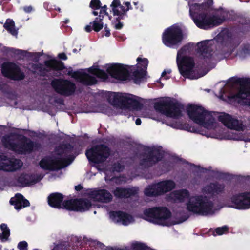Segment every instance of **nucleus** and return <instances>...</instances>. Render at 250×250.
Masks as SVG:
<instances>
[{
  "mask_svg": "<svg viewBox=\"0 0 250 250\" xmlns=\"http://www.w3.org/2000/svg\"><path fill=\"white\" fill-rule=\"evenodd\" d=\"M23 10L25 13H29L33 11V7L31 6H25L23 7Z\"/></svg>",
  "mask_w": 250,
  "mask_h": 250,
  "instance_id": "53",
  "label": "nucleus"
},
{
  "mask_svg": "<svg viewBox=\"0 0 250 250\" xmlns=\"http://www.w3.org/2000/svg\"><path fill=\"white\" fill-rule=\"evenodd\" d=\"M42 178L40 176L26 173L21 174L18 179V182L22 187H26L39 182Z\"/></svg>",
  "mask_w": 250,
  "mask_h": 250,
  "instance_id": "27",
  "label": "nucleus"
},
{
  "mask_svg": "<svg viewBox=\"0 0 250 250\" xmlns=\"http://www.w3.org/2000/svg\"><path fill=\"white\" fill-rule=\"evenodd\" d=\"M101 10L99 12V14L98 16H101V18H104V16H108V13L107 12V6L106 5H104L103 6H101L100 8Z\"/></svg>",
  "mask_w": 250,
  "mask_h": 250,
  "instance_id": "48",
  "label": "nucleus"
},
{
  "mask_svg": "<svg viewBox=\"0 0 250 250\" xmlns=\"http://www.w3.org/2000/svg\"><path fill=\"white\" fill-rule=\"evenodd\" d=\"M1 73L3 76L13 80H22L25 74L19 66L12 62L4 63L2 66Z\"/></svg>",
  "mask_w": 250,
  "mask_h": 250,
  "instance_id": "16",
  "label": "nucleus"
},
{
  "mask_svg": "<svg viewBox=\"0 0 250 250\" xmlns=\"http://www.w3.org/2000/svg\"><path fill=\"white\" fill-rule=\"evenodd\" d=\"M9 203H30L29 201L25 199L21 193H16L15 197H12Z\"/></svg>",
  "mask_w": 250,
  "mask_h": 250,
  "instance_id": "39",
  "label": "nucleus"
},
{
  "mask_svg": "<svg viewBox=\"0 0 250 250\" xmlns=\"http://www.w3.org/2000/svg\"><path fill=\"white\" fill-rule=\"evenodd\" d=\"M154 108L156 111L167 117L177 119L182 116V110L184 109V105L175 99L167 97L165 99L155 102Z\"/></svg>",
  "mask_w": 250,
  "mask_h": 250,
  "instance_id": "2",
  "label": "nucleus"
},
{
  "mask_svg": "<svg viewBox=\"0 0 250 250\" xmlns=\"http://www.w3.org/2000/svg\"><path fill=\"white\" fill-rule=\"evenodd\" d=\"M197 47V52L199 54L200 59L207 64H209L211 61L214 49L212 46L208 45V41L205 40L198 43Z\"/></svg>",
  "mask_w": 250,
  "mask_h": 250,
  "instance_id": "22",
  "label": "nucleus"
},
{
  "mask_svg": "<svg viewBox=\"0 0 250 250\" xmlns=\"http://www.w3.org/2000/svg\"><path fill=\"white\" fill-rule=\"evenodd\" d=\"M218 121L223 124L227 128L230 129L239 131H243L244 129L243 122L232 117L231 115L229 114L224 113L222 115H220L218 117Z\"/></svg>",
  "mask_w": 250,
  "mask_h": 250,
  "instance_id": "20",
  "label": "nucleus"
},
{
  "mask_svg": "<svg viewBox=\"0 0 250 250\" xmlns=\"http://www.w3.org/2000/svg\"><path fill=\"white\" fill-rule=\"evenodd\" d=\"M139 164L145 168H148L162 161L164 154L163 151L158 148L148 147L141 154Z\"/></svg>",
  "mask_w": 250,
  "mask_h": 250,
  "instance_id": "11",
  "label": "nucleus"
},
{
  "mask_svg": "<svg viewBox=\"0 0 250 250\" xmlns=\"http://www.w3.org/2000/svg\"><path fill=\"white\" fill-rule=\"evenodd\" d=\"M137 61L138 63L142 66V68L146 71L149 62L148 59L147 58H141L140 57H138Z\"/></svg>",
  "mask_w": 250,
  "mask_h": 250,
  "instance_id": "42",
  "label": "nucleus"
},
{
  "mask_svg": "<svg viewBox=\"0 0 250 250\" xmlns=\"http://www.w3.org/2000/svg\"><path fill=\"white\" fill-rule=\"evenodd\" d=\"M139 188L138 187L131 188L118 187L113 191V194L118 198H128L138 196Z\"/></svg>",
  "mask_w": 250,
  "mask_h": 250,
  "instance_id": "24",
  "label": "nucleus"
},
{
  "mask_svg": "<svg viewBox=\"0 0 250 250\" xmlns=\"http://www.w3.org/2000/svg\"><path fill=\"white\" fill-rule=\"evenodd\" d=\"M55 208L65 209L70 211H84L87 210L91 204H49Z\"/></svg>",
  "mask_w": 250,
  "mask_h": 250,
  "instance_id": "25",
  "label": "nucleus"
},
{
  "mask_svg": "<svg viewBox=\"0 0 250 250\" xmlns=\"http://www.w3.org/2000/svg\"><path fill=\"white\" fill-rule=\"evenodd\" d=\"M228 207L238 209H245L250 208V204H230Z\"/></svg>",
  "mask_w": 250,
  "mask_h": 250,
  "instance_id": "44",
  "label": "nucleus"
},
{
  "mask_svg": "<svg viewBox=\"0 0 250 250\" xmlns=\"http://www.w3.org/2000/svg\"><path fill=\"white\" fill-rule=\"evenodd\" d=\"M75 197L71 195L65 196L59 192H54L48 196L47 203H91Z\"/></svg>",
  "mask_w": 250,
  "mask_h": 250,
  "instance_id": "17",
  "label": "nucleus"
},
{
  "mask_svg": "<svg viewBox=\"0 0 250 250\" xmlns=\"http://www.w3.org/2000/svg\"><path fill=\"white\" fill-rule=\"evenodd\" d=\"M163 43L170 48H178L183 39V33L178 26L172 25L166 28L162 34Z\"/></svg>",
  "mask_w": 250,
  "mask_h": 250,
  "instance_id": "7",
  "label": "nucleus"
},
{
  "mask_svg": "<svg viewBox=\"0 0 250 250\" xmlns=\"http://www.w3.org/2000/svg\"><path fill=\"white\" fill-rule=\"evenodd\" d=\"M190 13L195 25L199 28L208 30L221 24L225 21L224 18L218 16H210L208 12L198 13L197 11Z\"/></svg>",
  "mask_w": 250,
  "mask_h": 250,
  "instance_id": "6",
  "label": "nucleus"
},
{
  "mask_svg": "<svg viewBox=\"0 0 250 250\" xmlns=\"http://www.w3.org/2000/svg\"><path fill=\"white\" fill-rule=\"evenodd\" d=\"M83 188V187L81 184H79L75 187V189L76 191H80Z\"/></svg>",
  "mask_w": 250,
  "mask_h": 250,
  "instance_id": "61",
  "label": "nucleus"
},
{
  "mask_svg": "<svg viewBox=\"0 0 250 250\" xmlns=\"http://www.w3.org/2000/svg\"><path fill=\"white\" fill-rule=\"evenodd\" d=\"M176 187L172 180H165L149 185L144 189V194L147 197H156L171 191Z\"/></svg>",
  "mask_w": 250,
  "mask_h": 250,
  "instance_id": "10",
  "label": "nucleus"
},
{
  "mask_svg": "<svg viewBox=\"0 0 250 250\" xmlns=\"http://www.w3.org/2000/svg\"><path fill=\"white\" fill-rule=\"evenodd\" d=\"M227 173L220 172L218 174V177L221 179H225L227 178Z\"/></svg>",
  "mask_w": 250,
  "mask_h": 250,
  "instance_id": "60",
  "label": "nucleus"
},
{
  "mask_svg": "<svg viewBox=\"0 0 250 250\" xmlns=\"http://www.w3.org/2000/svg\"><path fill=\"white\" fill-rule=\"evenodd\" d=\"M51 85L57 93L65 97L74 95L76 90L75 83L67 79H55Z\"/></svg>",
  "mask_w": 250,
  "mask_h": 250,
  "instance_id": "12",
  "label": "nucleus"
},
{
  "mask_svg": "<svg viewBox=\"0 0 250 250\" xmlns=\"http://www.w3.org/2000/svg\"><path fill=\"white\" fill-rule=\"evenodd\" d=\"M225 188V185L223 184H220L217 182L210 183L205 186L203 189L207 194H214L222 193Z\"/></svg>",
  "mask_w": 250,
  "mask_h": 250,
  "instance_id": "30",
  "label": "nucleus"
},
{
  "mask_svg": "<svg viewBox=\"0 0 250 250\" xmlns=\"http://www.w3.org/2000/svg\"><path fill=\"white\" fill-rule=\"evenodd\" d=\"M95 76L99 78L105 80L108 78V75L103 70L98 68L95 74Z\"/></svg>",
  "mask_w": 250,
  "mask_h": 250,
  "instance_id": "45",
  "label": "nucleus"
},
{
  "mask_svg": "<svg viewBox=\"0 0 250 250\" xmlns=\"http://www.w3.org/2000/svg\"><path fill=\"white\" fill-rule=\"evenodd\" d=\"M14 206V208L17 210L21 209L23 208L28 207L29 204H12Z\"/></svg>",
  "mask_w": 250,
  "mask_h": 250,
  "instance_id": "50",
  "label": "nucleus"
},
{
  "mask_svg": "<svg viewBox=\"0 0 250 250\" xmlns=\"http://www.w3.org/2000/svg\"><path fill=\"white\" fill-rule=\"evenodd\" d=\"M44 64L45 67L42 63L33 64L32 68L35 70H38V74L42 77L46 76L47 73L51 70L62 71L66 68L63 62L55 59L45 61Z\"/></svg>",
  "mask_w": 250,
  "mask_h": 250,
  "instance_id": "13",
  "label": "nucleus"
},
{
  "mask_svg": "<svg viewBox=\"0 0 250 250\" xmlns=\"http://www.w3.org/2000/svg\"><path fill=\"white\" fill-rule=\"evenodd\" d=\"M110 217L113 221L127 225L133 221L132 217L121 211H113L110 213Z\"/></svg>",
  "mask_w": 250,
  "mask_h": 250,
  "instance_id": "26",
  "label": "nucleus"
},
{
  "mask_svg": "<svg viewBox=\"0 0 250 250\" xmlns=\"http://www.w3.org/2000/svg\"><path fill=\"white\" fill-rule=\"evenodd\" d=\"M212 4V0H207V1L201 4L194 3L190 5L189 13H191L192 12L194 11H197L198 13L207 12L210 9Z\"/></svg>",
  "mask_w": 250,
  "mask_h": 250,
  "instance_id": "29",
  "label": "nucleus"
},
{
  "mask_svg": "<svg viewBox=\"0 0 250 250\" xmlns=\"http://www.w3.org/2000/svg\"><path fill=\"white\" fill-rule=\"evenodd\" d=\"M18 247L20 250H27V243L25 241L20 242Z\"/></svg>",
  "mask_w": 250,
  "mask_h": 250,
  "instance_id": "49",
  "label": "nucleus"
},
{
  "mask_svg": "<svg viewBox=\"0 0 250 250\" xmlns=\"http://www.w3.org/2000/svg\"><path fill=\"white\" fill-rule=\"evenodd\" d=\"M187 113L189 118L195 123L202 125L205 127L212 125L214 121L211 112L202 106L189 104L187 107Z\"/></svg>",
  "mask_w": 250,
  "mask_h": 250,
  "instance_id": "4",
  "label": "nucleus"
},
{
  "mask_svg": "<svg viewBox=\"0 0 250 250\" xmlns=\"http://www.w3.org/2000/svg\"><path fill=\"white\" fill-rule=\"evenodd\" d=\"M190 194L188 190L182 189L175 190L170 194V197L174 201L183 202L189 198Z\"/></svg>",
  "mask_w": 250,
  "mask_h": 250,
  "instance_id": "32",
  "label": "nucleus"
},
{
  "mask_svg": "<svg viewBox=\"0 0 250 250\" xmlns=\"http://www.w3.org/2000/svg\"><path fill=\"white\" fill-rule=\"evenodd\" d=\"M136 98V96L131 94L115 93L111 104L122 109L140 108L142 104Z\"/></svg>",
  "mask_w": 250,
  "mask_h": 250,
  "instance_id": "9",
  "label": "nucleus"
},
{
  "mask_svg": "<svg viewBox=\"0 0 250 250\" xmlns=\"http://www.w3.org/2000/svg\"><path fill=\"white\" fill-rule=\"evenodd\" d=\"M68 164L67 160L65 159L61 158L53 159L49 156L42 158L39 162V165L42 169L50 171L60 170L64 168Z\"/></svg>",
  "mask_w": 250,
  "mask_h": 250,
  "instance_id": "14",
  "label": "nucleus"
},
{
  "mask_svg": "<svg viewBox=\"0 0 250 250\" xmlns=\"http://www.w3.org/2000/svg\"><path fill=\"white\" fill-rule=\"evenodd\" d=\"M229 80L233 84H239L240 87L236 94L228 97V101L240 103V100H243L244 105L250 107V79L231 77Z\"/></svg>",
  "mask_w": 250,
  "mask_h": 250,
  "instance_id": "3",
  "label": "nucleus"
},
{
  "mask_svg": "<svg viewBox=\"0 0 250 250\" xmlns=\"http://www.w3.org/2000/svg\"><path fill=\"white\" fill-rule=\"evenodd\" d=\"M132 247L134 250H146V248L144 245L138 242L133 243Z\"/></svg>",
  "mask_w": 250,
  "mask_h": 250,
  "instance_id": "46",
  "label": "nucleus"
},
{
  "mask_svg": "<svg viewBox=\"0 0 250 250\" xmlns=\"http://www.w3.org/2000/svg\"><path fill=\"white\" fill-rule=\"evenodd\" d=\"M112 24L114 25V27L117 30H120L123 27V24L121 21H117L115 22V23H112Z\"/></svg>",
  "mask_w": 250,
  "mask_h": 250,
  "instance_id": "51",
  "label": "nucleus"
},
{
  "mask_svg": "<svg viewBox=\"0 0 250 250\" xmlns=\"http://www.w3.org/2000/svg\"><path fill=\"white\" fill-rule=\"evenodd\" d=\"M215 40L222 47H228L230 43V39L229 37H225L220 34L217 35Z\"/></svg>",
  "mask_w": 250,
  "mask_h": 250,
  "instance_id": "38",
  "label": "nucleus"
},
{
  "mask_svg": "<svg viewBox=\"0 0 250 250\" xmlns=\"http://www.w3.org/2000/svg\"><path fill=\"white\" fill-rule=\"evenodd\" d=\"M3 27L12 35H17L18 31L15 29V22L13 20L8 19L4 23Z\"/></svg>",
  "mask_w": 250,
  "mask_h": 250,
  "instance_id": "37",
  "label": "nucleus"
},
{
  "mask_svg": "<svg viewBox=\"0 0 250 250\" xmlns=\"http://www.w3.org/2000/svg\"><path fill=\"white\" fill-rule=\"evenodd\" d=\"M9 88V86L5 84V83H2L1 84L0 83V90H3V91H6V90Z\"/></svg>",
  "mask_w": 250,
  "mask_h": 250,
  "instance_id": "56",
  "label": "nucleus"
},
{
  "mask_svg": "<svg viewBox=\"0 0 250 250\" xmlns=\"http://www.w3.org/2000/svg\"><path fill=\"white\" fill-rule=\"evenodd\" d=\"M222 207L220 204H187L186 210L179 209L176 211L174 220H171L172 214L168 208L154 207L144 210L142 217L154 224L169 226L186 221L189 217L188 211L199 215H208L213 214Z\"/></svg>",
  "mask_w": 250,
  "mask_h": 250,
  "instance_id": "1",
  "label": "nucleus"
},
{
  "mask_svg": "<svg viewBox=\"0 0 250 250\" xmlns=\"http://www.w3.org/2000/svg\"><path fill=\"white\" fill-rule=\"evenodd\" d=\"M55 102L61 105H64V100L62 98H58V99H56L55 100Z\"/></svg>",
  "mask_w": 250,
  "mask_h": 250,
  "instance_id": "58",
  "label": "nucleus"
},
{
  "mask_svg": "<svg viewBox=\"0 0 250 250\" xmlns=\"http://www.w3.org/2000/svg\"><path fill=\"white\" fill-rule=\"evenodd\" d=\"M17 136L14 134L3 136L1 139V142L3 146L6 148L16 152L18 143L16 142Z\"/></svg>",
  "mask_w": 250,
  "mask_h": 250,
  "instance_id": "28",
  "label": "nucleus"
},
{
  "mask_svg": "<svg viewBox=\"0 0 250 250\" xmlns=\"http://www.w3.org/2000/svg\"><path fill=\"white\" fill-rule=\"evenodd\" d=\"M99 68L98 67H95V68H94L93 67H90L88 69H87V71L89 73H90V74H93L94 75H95L97 71V70Z\"/></svg>",
  "mask_w": 250,
  "mask_h": 250,
  "instance_id": "52",
  "label": "nucleus"
},
{
  "mask_svg": "<svg viewBox=\"0 0 250 250\" xmlns=\"http://www.w3.org/2000/svg\"><path fill=\"white\" fill-rule=\"evenodd\" d=\"M104 30L105 32L104 35L106 37H109L110 35V30L108 28L107 24L104 25Z\"/></svg>",
  "mask_w": 250,
  "mask_h": 250,
  "instance_id": "54",
  "label": "nucleus"
},
{
  "mask_svg": "<svg viewBox=\"0 0 250 250\" xmlns=\"http://www.w3.org/2000/svg\"><path fill=\"white\" fill-rule=\"evenodd\" d=\"M58 56L60 59L62 60H66L67 59V57L64 53H59Z\"/></svg>",
  "mask_w": 250,
  "mask_h": 250,
  "instance_id": "55",
  "label": "nucleus"
},
{
  "mask_svg": "<svg viewBox=\"0 0 250 250\" xmlns=\"http://www.w3.org/2000/svg\"><path fill=\"white\" fill-rule=\"evenodd\" d=\"M228 227L227 226H225L222 227H219L216 229L215 232L218 235H222L228 231Z\"/></svg>",
  "mask_w": 250,
  "mask_h": 250,
  "instance_id": "47",
  "label": "nucleus"
},
{
  "mask_svg": "<svg viewBox=\"0 0 250 250\" xmlns=\"http://www.w3.org/2000/svg\"><path fill=\"white\" fill-rule=\"evenodd\" d=\"M124 4L127 7V8H129V10L131 9L132 8L130 2H124Z\"/></svg>",
  "mask_w": 250,
  "mask_h": 250,
  "instance_id": "63",
  "label": "nucleus"
},
{
  "mask_svg": "<svg viewBox=\"0 0 250 250\" xmlns=\"http://www.w3.org/2000/svg\"><path fill=\"white\" fill-rule=\"evenodd\" d=\"M190 46L188 43L178 51L176 61L181 75L185 78H191L190 74L195 66L194 59L190 56H184L187 51H189Z\"/></svg>",
  "mask_w": 250,
  "mask_h": 250,
  "instance_id": "5",
  "label": "nucleus"
},
{
  "mask_svg": "<svg viewBox=\"0 0 250 250\" xmlns=\"http://www.w3.org/2000/svg\"><path fill=\"white\" fill-rule=\"evenodd\" d=\"M106 71L111 77L119 80H128L130 76L126 66L120 63L111 64L107 68Z\"/></svg>",
  "mask_w": 250,
  "mask_h": 250,
  "instance_id": "18",
  "label": "nucleus"
},
{
  "mask_svg": "<svg viewBox=\"0 0 250 250\" xmlns=\"http://www.w3.org/2000/svg\"><path fill=\"white\" fill-rule=\"evenodd\" d=\"M250 203V192H244L233 195L232 203Z\"/></svg>",
  "mask_w": 250,
  "mask_h": 250,
  "instance_id": "34",
  "label": "nucleus"
},
{
  "mask_svg": "<svg viewBox=\"0 0 250 250\" xmlns=\"http://www.w3.org/2000/svg\"><path fill=\"white\" fill-rule=\"evenodd\" d=\"M111 150L104 144H99L87 149L85 155L88 161L94 164L104 162L111 155Z\"/></svg>",
  "mask_w": 250,
  "mask_h": 250,
  "instance_id": "8",
  "label": "nucleus"
},
{
  "mask_svg": "<svg viewBox=\"0 0 250 250\" xmlns=\"http://www.w3.org/2000/svg\"><path fill=\"white\" fill-rule=\"evenodd\" d=\"M135 123L137 125H140L141 124V120L140 118H137Z\"/></svg>",
  "mask_w": 250,
  "mask_h": 250,
  "instance_id": "64",
  "label": "nucleus"
},
{
  "mask_svg": "<svg viewBox=\"0 0 250 250\" xmlns=\"http://www.w3.org/2000/svg\"><path fill=\"white\" fill-rule=\"evenodd\" d=\"M146 74V71L142 68L139 70H135L132 72V79L134 83L139 84L140 83L141 80L145 77Z\"/></svg>",
  "mask_w": 250,
  "mask_h": 250,
  "instance_id": "36",
  "label": "nucleus"
},
{
  "mask_svg": "<svg viewBox=\"0 0 250 250\" xmlns=\"http://www.w3.org/2000/svg\"><path fill=\"white\" fill-rule=\"evenodd\" d=\"M101 16H98L95 18L92 22H90L88 25L85 27V30L87 32H90L92 30L96 32H99L104 27L103 21L104 18Z\"/></svg>",
  "mask_w": 250,
  "mask_h": 250,
  "instance_id": "31",
  "label": "nucleus"
},
{
  "mask_svg": "<svg viewBox=\"0 0 250 250\" xmlns=\"http://www.w3.org/2000/svg\"><path fill=\"white\" fill-rule=\"evenodd\" d=\"M166 70L163 71L161 74V77H165V79L167 80L169 79L170 77L166 76Z\"/></svg>",
  "mask_w": 250,
  "mask_h": 250,
  "instance_id": "62",
  "label": "nucleus"
},
{
  "mask_svg": "<svg viewBox=\"0 0 250 250\" xmlns=\"http://www.w3.org/2000/svg\"><path fill=\"white\" fill-rule=\"evenodd\" d=\"M19 140L16 151L19 154L31 153L34 151L39 150L42 147L40 143L33 141L23 135L21 136Z\"/></svg>",
  "mask_w": 250,
  "mask_h": 250,
  "instance_id": "15",
  "label": "nucleus"
},
{
  "mask_svg": "<svg viewBox=\"0 0 250 250\" xmlns=\"http://www.w3.org/2000/svg\"><path fill=\"white\" fill-rule=\"evenodd\" d=\"M74 148V146L69 143L62 144L55 148L57 154L62 156L64 153L71 152Z\"/></svg>",
  "mask_w": 250,
  "mask_h": 250,
  "instance_id": "35",
  "label": "nucleus"
},
{
  "mask_svg": "<svg viewBox=\"0 0 250 250\" xmlns=\"http://www.w3.org/2000/svg\"><path fill=\"white\" fill-rule=\"evenodd\" d=\"M118 7H120L121 9V13H124V14H126V13L129 10V8H125L124 6L120 4V5Z\"/></svg>",
  "mask_w": 250,
  "mask_h": 250,
  "instance_id": "57",
  "label": "nucleus"
},
{
  "mask_svg": "<svg viewBox=\"0 0 250 250\" xmlns=\"http://www.w3.org/2000/svg\"><path fill=\"white\" fill-rule=\"evenodd\" d=\"M102 3L100 0H91L89 7L94 10H98L101 7Z\"/></svg>",
  "mask_w": 250,
  "mask_h": 250,
  "instance_id": "43",
  "label": "nucleus"
},
{
  "mask_svg": "<svg viewBox=\"0 0 250 250\" xmlns=\"http://www.w3.org/2000/svg\"><path fill=\"white\" fill-rule=\"evenodd\" d=\"M0 229L2 232L0 234V239L2 241L7 240L10 235V230L5 224H2Z\"/></svg>",
  "mask_w": 250,
  "mask_h": 250,
  "instance_id": "40",
  "label": "nucleus"
},
{
  "mask_svg": "<svg viewBox=\"0 0 250 250\" xmlns=\"http://www.w3.org/2000/svg\"><path fill=\"white\" fill-rule=\"evenodd\" d=\"M21 160L18 159H9L0 152V169L6 171H15L21 167Z\"/></svg>",
  "mask_w": 250,
  "mask_h": 250,
  "instance_id": "19",
  "label": "nucleus"
},
{
  "mask_svg": "<svg viewBox=\"0 0 250 250\" xmlns=\"http://www.w3.org/2000/svg\"><path fill=\"white\" fill-rule=\"evenodd\" d=\"M87 195L89 198L94 201L101 202L103 203L110 202L113 198L110 192L105 189H92L87 193Z\"/></svg>",
  "mask_w": 250,
  "mask_h": 250,
  "instance_id": "21",
  "label": "nucleus"
},
{
  "mask_svg": "<svg viewBox=\"0 0 250 250\" xmlns=\"http://www.w3.org/2000/svg\"><path fill=\"white\" fill-rule=\"evenodd\" d=\"M34 55L35 56L34 61L35 62H37L39 60L41 55H40V53H39V52L35 53L34 54Z\"/></svg>",
  "mask_w": 250,
  "mask_h": 250,
  "instance_id": "59",
  "label": "nucleus"
},
{
  "mask_svg": "<svg viewBox=\"0 0 250 250\" xmlns=\"http://www.w3.org/2000/svg\"><path fill=\"white\" fill-rule=\"evenodd\" d=\"M120 5V1L119 0H114L110 5L113 16H118L112 21V23H115V22H117V21H120L123 20L124 17L126 15V14H124V13H121V12L118 9V8Z\"/></svg>",
  "mask_w": 250,
  "mask_h": 250,
  "instance_id": "33",
  "label": "nucleus"
},
{
  "mask_svg": "<svg viewBox=\"0 0 250 250\" xmlns=\"http://www.w3.org/2000/svg\"><path fill=\"white\" fill-rule=\"evenodd\" d=\"M111 168L113 172H120L124 169L125 167L121 163L117 162L112 165Z\"/></svg>",
  "mask_w": 250,
  "mask_h": 250,
  "instance_id": "41",
  "label": "nucleus"
},
{
  "mask_svg": "<svg viewBox=\"0 0 250 250\" xmlns=\"http://www.w3.org/2000/svg\"><path fill=\"white\" fill-rule=\"evenodd\" d=\"M67 75L84 85L91 86L97 83V80L95 77L82 71H73L71 70L68 72Z\"/></svg>",
  "mask_w": 250,
  "mask_h": 250,
  "instance_id": "23",
  "label": "nucleus"
}]
</instances>
